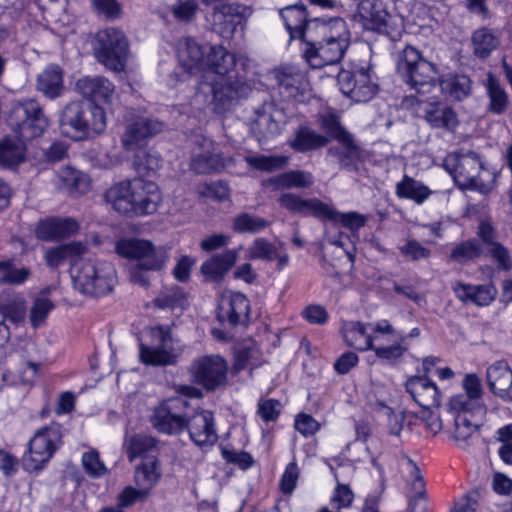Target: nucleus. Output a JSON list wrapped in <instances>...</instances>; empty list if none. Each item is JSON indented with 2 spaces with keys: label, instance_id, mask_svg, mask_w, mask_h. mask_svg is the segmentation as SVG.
Returning a JSON list of instances; mask_svg holds the SVG:
<instances>
[{
  "label": "nucleus",
  "instance_id": "1",
  "mask_svg": "<svg viewBox=\"0 0 512 512\" xmlns=\"http://www.w3.org/2000/svg\"><path fill=\"white\" fill-rule=\"evenodd\" d=\"M235 55L228 52L221 45L211 46L206 56L205 68L207 73L215 77L204 76L205 80L199 83L196 99L202 98L204 104L213 105L215 111H223L231 101L246 97L249 86L240 79L232 80L227 76L235 67Z\"/></svg>",
  "mask_w": 512,
  "mask_h": 512
},
{
  "label": "nucleus",
  "instance_id": "2",
  "mask_svg": "<svg viewBox=\"0 0 512 512\" xmlns=\"http://www.w3.org/2000/svg\"><path fill=\"white\" fill-rule=\"evenodd\" d=\"M351 34L341 17L324 18L313 23L302 54L308 65L321 69L340 62L350 45Z\"/></svg>",
  "mask_w": 512,
  "mask_h": 512
},
{
  "label": "nucleus",
  "instance_id": "3",
  "mask_svg": "<svg viewBox=\"0 0 512 512\" xmlns=\"http://www.w3.org/2000/svg\"><path fill=\"white\" fill-rule=\"evenodd\" d=\"M115 250L121 257L137 261L130 269V279L141 286L149 284L148 272L161 271L170 259L168 247L155 246L141 238L120 239L116 242Z\"/></svg>",
  "mask_w": 512,
  "mask_h": 512
},
{
  "label": "nucleus",
  "instance_id": "4",
  "mask_svg": "<svg viewBox=\"0 0 512 512\" xmlns=\"http://www.w3.org/2000/svg\"><path fill=\"white\" fill-rule=\"evenodd\" d=\"M62 133L74 140H82L102 133L107 125L105 110L99 105L85 109L82 102L66 104L59 118Z\"/></svg>",
  "mask_w": 512,
  "mask_h": 512
},
{
  "label": "nucleus",
  "instance_id": "5",
  "mask_svg": "<svg viewBox=\"0 0 512 512\" xmlns=\"http://www.w3.org/2000/svg\"><path fill=\"white\" fill-rule=\"evenodd\" d=\"M73 286L82 294L101 296L114 285L116 271L109 262L76 259L70 269Z\"/></svg>",
  "mask_w": 512,
  "mask_h": 512
},
{
  "label": "nucleus",
  "instance_id": "6",
  "mask_svg": "<svg viewBox=\"0 0 512 512\" xmlns=\"http://www.w3.org/2000/svg\"><path fill=\"white\" fill-rule=\"evenodd\" d=\"M397 70L405 83L420 94L430 92L438 79L436 65L423 58L412 46H406L399 53Z\"/></svg>",
  "mask_w": 512,
  "mask_h": 512
},
{
  "label": "nucleus",
  "instance_id": "7",
  "mask_svg": "<svg viewBox=\"0 0 512 512\" xmlns=\"http://www.w3.org/2000/svg\"><path fill=\"white\" fill-rule=\"evenodd\" d=\"M7 123L23 140L41 136L49 126V120L45 116L41 105L31 98L12 103Z\"/></svg>",
  "mask_w": 512,
  "mask_h": 512
},
{
  "label": "nucleus",
  "instance_id": "8",
  "mask_svg": "<svg viewBox=\"0 0 512 512\" xmlns=\"http://www.w3.org/2000/svg\"><path fill=\"white\" fill-rule=\"evenodd\" d=\"M95 56L106 68L121 72L128 59V41L125 34L115 28H106L97 33Z\"/></svg>",
  "mask_w": 512,
  "mask_h": 512
},
{
  "label": "nucleus",
  "instance_id": "9",
  "mask_svg": "<svg viewBox=\"0 0 512 512\" xmlns=\"http://www.w3.org/2000/svg\"><path fill=\"white\" fill-rule=\"evenodd\" d=\"M188 403L181 397L168 398L160 402L151 415L153 427L162 434L177 436L187 424Z\"/></svg>",
  "mask_w": 512,
  "mask_h": 512
},
{
  "label": "nucleus",
  "instance_id": "10",
  "mask_svg": "<svg viewBox=\"0 0 512 512\" xmlns=\"http://www.w3.org/2000/svg\"><path fill=\"white\" fill-rule=\"evenodd\" d=\"M354 20L364 29L384 34L392 39L400 34L395 18L380 0H360Z\"/></svg>",
  "mask_w": 512,
  "mask_h": 512
},
{
  "label": "nucleus",
  "instance_id": "11",
  "mask_svg": "<svg viewBox=\"0 0 512 512\" xmlns=\"http://www.w3.org/2000/svg\"><path fill=\"white\" fill-rule=\"evenodd\" d=\"M150 345L140 344L139 357L141 362L152 366H165L175 362L177 353L171 329L157 326L150 330Z\"/></svg>",
  "mask_w": 512,
  "mask_h": 512
},
{
  "label": "nucleus",
  "instance_id": "12",
  "mask_svg": "<svg viewBox=\"0 0 512 512\" xmlns=\"http://www.w3.org/2000/svg\"><path fill=\"white\" fill-rule=\"evenodd\" d=\"M194 383L207 391H215L227 382L228 363L219 355L196 358L189 367Z\"/></svg>",
  "mask_w": 512,
  "mask_h": 512
},
{
  "label": "nucleus",
  "instance_id": "13",
  "mask_svg": "<svg viewBox=\"0 0 512 512\" xmlns=\"http://www.w3.org/2000/svg\"><path fill=\"white\" fill-rule=\"evenodd\" d=\"M59 441L58 428L45 427L38 430L29 441L28 451L23 455V468L29 472L43 469L54 454Z\"/></svg>",
  "mask_w": 512,
  "mask_h": 512
},
{
  "label": "nucleus",
  "instance_id": "14",
  "mask_svg": "<svg viewBox=\"0 0 512 512\" xmlns=\"http://www.w3.org/2000/svg\"><path fill=\"white\" fill-rule=\"evenodd\" d=\"M340 330L346 345L361 352L372 351L376 339L393 332L386 322L363 323L353 320L342 321Z\"/></svg>",
  "mask_w": 512,
  "mask_h": 512
},
{
  "label": "nucleus",
  "instance_id": "15",
  "mask_svg": "<svg viewBox=\"0 0 512 512\" xmlns=\"http://www.w3.org/2000/svg\"><path fill=\"white\" fill-rule=\"evenodd\" d=\"M337 82L340 91L354 102H367L373 98L377 86L366 71H341Z\"/></svg>",
  "mask_w": 512,
  "mask_h": 512
},
{
  "label": "nucleus",
  "instance_id": "16",
  "mask_svg": "<svg viewBox=\"0 0 512 512\" xmlns=\"http://www.w3.org/2000/svg\"><path fill=\"white\" fill-rule=\"evenodd\" d=\"M447 162H453L454 176L462 182L463 185L469 186L475 189H480L481 192H486L490 187L481 188V170L483 164L477 153L468 151L466 153H459L450 155L447 158Z\"/></svg>",
  "mask_w": 512,
  "mask_h": 512
},
{
  "label": "nucleus",
  "instance_id": "17",
  "mask_svg": "<svg viewBox=\"0 0 512 512\" xmlns=\"http://www.w3.org/2000/svg\"><path fill=\"white\" fill-rule=\"evenodd\" d=\"M230 162L229 158L217 150L214 142L206 137L197 141L191 157V168L199 174L220 171Z\"/></svg>",
  "mask_w": 512,
  "mask_h": 512
},
{
  "label": "nucleus",
  "instance_id": "18",
  "mask_svg": "<svg viewBox=\"0 0 512 512\" xmlns=\"http://www.w3.org/2000/svg\"><path fill=\"white\" fill-rule=\"evenodd\" d=\"M185 430L192 442L201 448L211 447L218 440L214 414L209 410H199L187 417Z\"/></svg>",
  "mask_w": 512,
  "mask_h": 512
},
{
  "label": "nucleus",
  "instance_id": "19",
  "mask_svg": "<svg viewBox=\"0 0 512 512\" xmlns=\"http://www.w3.org/2000/svg\"><path fill=\"white\" fill-rule=\"evenodd\" d=\"M134 217L154 214L162 203L163 197L158 185L142 178L133 179Z\"/></svg>",
  "mask_w": 512,
  "mask_h": 512
},
{
  "label": "nucleus",
  "instance_id": "20",
  "mask_svg": "<svg viewBox=\"0 0 512 512\" xmlns=\"http://www.w3.org/2000/svg\"><path fill=\"white\" fill-rule=\"evenodd\" d=\"M377 322H386L393 332L382 334L380 339H376L372 351L379 360L395 363L408 351L407 337H404L389 320L381 319Z\"/></svg>",
  "mask_w": 512,
  "mask_h": 512
},
{
  "label": "nucleus",
  "instance_id": "21",
  "mask_svg": "<svg viewBox=\"0 0 512 512\" xmlns=\"http://www.w3.org/2000/svg\"><path fill=\"white\" fill-rule=\"evenodd\" d=\"M280 16L285 23L291 39H300L305 43L313 23L320 24L324 18L309 19L307 6L303 3L288 5L280 10Z\"/></svg>",
  "mask_w": 512,
  "mask_h": 512
},
{
  "label": "nucleus",
  "instance_id": "22",
  "mask_svg": "<svg viewBox=\"0 0 512 512\" xmlns=\"http://www.w3.org/2000/svg\"><path fill=\"white\" fill-rule=\"evenodd\" d=\"M75 91L92 105L110 104L115 94V85L104 76H83L75 83Z\"/></svg>",
  "mask_w": 512,
  "mask_h": 512
},
{
  "label": "nucleus",
  "instance_id": "23",
  "mask_svg": "<svg viewBox=\"0 0 512 512\" xmlns=\"http://www.w3.org/2000/svg\"><path fill=\"white\" fill-rule=\"evenodd\" d=\"M164 124L156 119L138 117L127 124L122 135V146L126 150H138L145 141L162 131Z\"/></svg>",
  "mask_w": 512,
  "mask_h": 512
},
{
  "label": "nucleus",
  "instance_id": "24",
  "mask_svg": "<svg viewBox=\"0 0 512 512\" xmlns=\"http://www.w3.org/2000/svg\"><path fill=\"white\" fill-rule=\"evenodd\" d=\"M464 394H457L449 401V410L481 411L480 404L483 387L481 379L476 374H466L462 380Z\"/></svg>",
  "mask_w": 512,
  "mask_h": 512
},
{
  "label": "nucleus",
  "instance_id": "25",
  "mask_svg": "<svg viewBox=\"0 0 512 512\" xmlns=\"http://www.w3.org/2000/svg\"><path fill=\"white\" fill-rule=\"evenodd\" d=\"M405 387L407 393L420 407L430 409L440 405L441 393L436 384L427 376L410 377Z\"/></svg>",
  "mask_w": 512,
  "mask_h": 512
},
{
  "label": "nucleus",
  "instance_id": "26",
  "mask_svg": "<svg viewBox=\"0 0 512 512\" xmlns=\"http://www.w3.org/2000/svg\"><path fill=\"white\" fill-rule=\"evenodd\" d=\"M177 58L180 67L190 75L205 70L206 57L203 47L192 37L178 41Z\"/></svg>",
  "mask_w": 512,
  "mask_h": 512
},
{
  "label": "nucleus",
  "instance_id": "27",
  "mask_svg": "<svg viewBox=\"0 0 512 512\" xmlns=\"http://www.w3.org/2000/svg\"><path fill=\"white\" fill-rule=\"evenodd\" d=\"M245 8L238 4L217 5L212 13V28L224 38L231 37L243 19Z\"/></svg>",
  "mask_w": 512,
  "mask_h": 512
},
{
  "label": "nucleus",
  "instance_id": "28",
  "mask_svg": "<svg viewBox=\"0 0 512 512\" xmlns=\"http://www.w3.org/2000/svg\"><path fill=\"white\" fill-rule=\"evenodd\" d=\"M402 466L408 473V511L424 512L426 509V503L424 500L425 482L423 476L420 474V469L415 462L408 457L403 459Z\"/></svg>",
  "mask_w": 512,
  "mask_h": 512
},
{
  "label": "nucleus",
  "instance_id": "29",
  "mask_svg": "<svg viewBox=\"0 0 512 512\" xmlns=\"http://www.w3.org/2000/svg\"><path fill=\"white\" fill-rule=\"evenodd\" d=\"M490 391L504 401H512V370L505 361H496L486 370Z\"/></svg>",
  "mask_w": 512,
  "mask_h": 512
},
{
  "label": "nucleus",
  "instance_id": "30",
  "mask_svg": "<svg viewBox=\"0 0 512 512\" xmlns=\"http://www.w3.org/2000/svg\"><path fill=\"white\" fill-rule=\"evenodd\" d=\"M278 202L280 206L291 213L299 214L304 217L313 216L316 218H323L326 204L318 198H303L300 195L292 192L283 193Z\"/></svg>",
  "mask_w": 512,
  "mask_h": 512
},
{
  "label": "nucleus",
  "instance_id": "31",
  "mask_svg": "<svg viewBox=\"0 0 512 512\" xmlns=\"http://www.w3.org/2000/svg\"><path fill=\"white\" fill-rule=\"evenodd\" d=\"M249 312V301L240 292H227L221 296L218 318L232 325L238 324Z\"/></svg>",
  "mask_w": 512,
  "mask_h": 512
},
{
  "label": "nucleus",
  "instance_id": "32",
  "mask_svg": "<svg viewBox=\"0 0 512 512\" xmlns=\"http://www.w3.org/2000/svg\"><path fill=\"white\" fill-rule=\"evenodd\" d=\"M454 416L453 438L462 449H467L478 438V424L474 420L476 411L450 410Z\"/></svg>",
  "mask_w": 512,
  "mask_h": 512
},
{
  "label": "nucleus",
  "instance_id": "33",
  "mask_svg": "<svg viewBox=\"0 0 512 512\" xmlns=\"http://www.w3.org/2000/svg\"><path fill=\"white\" fill-rule=\"evenodd\" d=\"M241 247L215 254L201 265V272L208 281L218 282L238 259Z\"/></svg>",
  "mask_w": 512,
  "mask_h": 512
},
{
  "label": "nucleus",
  "instance_id": "34",
  "mask_svg": "<svg viewBox=\"0 0 512 512\" xmlns=\"http://www.w3.org/2000/svg\"><path fill=\"white\" fill-rule=\"evenodd\" d=\"M133 179L121 181L111 186L105 198L108 204L119 214L134 217Z\"/></svg>",
  "mask_w": 512,
  "mask_h": 512
},
{
  "label": "nucleus",
  "instance_id": "35",
  "mask_svg": "<svg viewBox=\"0 0 512 512\" xmlns=\"http://www.w3.org/2000/svg\"><path fill=\"white\" fill-rule=\"evenodd\" d=\"M55 188L67 194L77 196L88 190V176L71 167L60 168L53 180Z\"/></svg>",
  "mask_w": 512,
  "mask_h": 512
},
{
  "label": "nucleus",
  "instance_id": "36",
  "mask_svg": "<svg viewBox=\"0 0 512 512\" xmlns=\"http://www.w3.org/2000/svg\"><path fill=\"white\" fill-rule=\"evenodd\" d=\"M78 229V223L71 218H50L40 222L37 236L42 240L63 239L74 235Z\"/></svg>",
  "mask_w": 512,
  "mask_h": 512
},
{
  "label": "nucleus",
  "instance_id": "37",
  "mask_svg": "<svg viewBox=\"0 0 512 512\" xmlns=\"http://www.w3.org/2000/svg\"><path fill=\"white\" fill-rule=\"evenodd\" d=\"M286 124V115L283 110L269 104L257 112L255 127L264 137H272L281 132Z\"/></svg>",
  "mask_w": 512,
  "mask_h": 512
},
{
  "label": "nucleus",
  "instance_id": "38",
  "mask_svg": "<svg viewBox=\"0 0 512 512\" xmlns=\"http://www.w3.org/2000/svg\"><path fill=\"white\" fill-rule=\"evenodd\" d=\"M452 289L460 301L472 302L478 306L489 305L496 293L491 285H471L461 282H455Z\"/></svg>",
  "mask_w": 512,
  "mask_h": 512
},
{
  "label": "nucleus",
  "instance_id": "39",
  "mask_svg": "<svg viewBox=\"0 0 512 512\" xmlns=\"http://www.w3.org/2000/svg\"><path fill=\"white\" fill-rule=\"evenodd\" d=\"M424 118L435 129L454 131L459 125L457 113L445 104H429L425 109Z\"/></svg>",
  "mask_w": 512,
  "mask_h": 512
},
{
  "label": "nucleus",
  "instance_id": "40",
  "mask_svg": "<svg viewBox=\"0 0 512 512\" xmlns=\"http://www.w3.org/2000/svg\"><path fill=\"white\" fill-rule=\"evenodd\" d=\"M37 89L49 99L59 97L64 89L62 69L55 64L47 65L37 77Z\"/></svg>",
  "mask_w": 512,
  "mask_h": 512
},
{
  "label": "nucleus",
  "instance_id": "41",
  "mask_svg": "<svg viewBox=\"0 0 512 512\" xmlns=\"http://www.w3.org/2000/svg\"><path fill=\"white\" fill-rule=\"evenodd\" d=\"M161 475L156 455H150L136 467L135 483L147 495L159 482Z\"/></svg>",
  "mask_w": 512,
  "mask_h": 512
},
{
  "label": "nucleus",
  "instance_id": "42",
  "mask_svg": "<svg viewBox=\"0 0 512 512\" xmlns=\"http://www.w3.org/2000/svg\"><path fill=\"white\" fill-rule=\"evenodd\" d=\"M27 307L25 298L15 292L7 291L0 294V314L15 324L24 322Z\"/></svg>",
  "mask_w": 512,
  "mask_h": 512
},
{
  "label": "nucleus",
  "instance_id": "43",
  "mask_svg": "<svg viewBox=\"0 0 512 512\" xmlns=\"http://www.w3.org/2000/svg\"><path fill=\"white\" fill-rule=\"evenodd\" d=\"M328 142L329 139L326 136L308 126H300L289 141V146L297 152L306 153L324 147Z\"/></svg>",
  "mask_w": 512,
  "mask_h": 512
},
{
  "label": "nucleus",
  "instance_id": "44",
  "mask_svg": "<svg viewBox=\"0 0 512 512\" xmlns=\"http://www.w3.org/2000/svg\"><path fill=\"white\" fill-rule=\"evenodd\" d=\"M432 193L428 186L406 174L395 187V194L398 198L412 200L418 205L423 204Z\"/></svg>",
  "mask_w": 512,
  "mask_h": 512
},
{
  "label": "nucleus",
  "instance_id": "45",
  "mask_svg": "<svg viewBox=\"0 0 512 512\" xmlns=\"http://www.w3.org/2000/svg\"><path fill=\"white\" fill-rule=\"evenodd\" d=\"M312 173L304 170H289L270 179L276 189H304L314 184Z\"/></svg>",
  "mask_w": 512,
  "mask_h": 512
},
{
  "label": "nucleus",
  "instance_id": "46",
  "mask_svg": "<svg viewBox=\"0 0 512 512\" xmlns=\"http://www.w3.org/2000/svg\"><path fill=\"white\" fill-rule=\"evenodd\" d=\"M486 90L489 98L488 110L496 115L505 113L509 107V96L492 74L487 77Z\"/></svg>",
  "mask_w": 512,
  "mask_h": 512
},
{
  "label": "nucleus",
  "instance_id": "47",
  "mask_svg": "<svg viewBox=\"0 0 512 512\" xmlns=\"http://www.w3.org/2000/svg\"><path fill=\"white\" fill-rule=\"evenodd\" d=\"M23 139L9 137L0 141V164L5 167H15L24 160L25 145Z\"/></svg>",
  "mask_w": 512,
  "mask_h": 512
},
{
  "label": "nucleus",
  "instance_id": "48",
  "mask_svg": "<svg viewBox=\"0 0 512 512\" xmlns=\"http://www.w3.org/2000/svg\"><path fill=\"white\" fill-rule=\"evenodd\" d=\"M54 289V286H47L35 297L30 310V322L34 328L41 326L49 313L55 308L54 303L48 298V295Z\"/></svg>",
  "mask_w": 512,
  "mask_h": 512
},
{
  "label": "nucleus",
  "instance_id": "49",
  "mask_svg": "<svg viewBox=\"0 0 512 512\" xmlns=\"http://www.w3.org/2000/svg\"><path fill=\"white\" fill-rule=\"evenodd\" d=\"M322 219H327L334 223H339L351 231L359 230L365 225L366 222V218L362 214L355 211L341 213L337 211L333 205L328 203L326 204V209Z\"/></svg>",
  "mask_w": 512,
  "mask_h": 512
},
{
  "label": "nucleus",
  "instance_id": "50",
  "mask_svg": "<svg viewBox=\"0 0 512 512\" xmlns=\"http://www.w3.org/2000/svg\"><path fill=\"white\" fill-rule=\"evenodd\" d=\"M439 84L443 93L459 101L466 98L471 91L470 79L465 75H449Z\"/></svg>",
  "mask_w": 512,
  "mask_h": 512
},
{
  "label": "nucleus",
  "instance_id": "51",
  "mask_svg": "<svg viewBox=\"0 0 512 512\" xmlns=\"http://www.w3.org/2000/svg\"><path fill=\"white\" fill-rule=\"evenodd\" d=\"M270 225L266 219L250 213H240L232 221V228L235 232L244 234H256L265 230Z\"/></svg>",
  "mask_w": 512,
  "mask_h": 512
},
{
  "label": "nucleus",
  "instance_id": "52",
  "mask_svg": "<svg viewBox=\"0 0 512 512\" xmlns=\"http://www.w3.org/2000/svg\"><path fill=\"white\" fill-rule=\"evenodd\" d=\"M156 442L155 439L143 434L132 436L128 441L127 456L129 461H133L138 457L145 460L150 455H155Z\"/></svg>",
  "mask_w": 512,
  "mask_h": 512
},
{
  "label": "nucleus",
  "instance_id": "53",
  "mask_svg": "<svg viewBox=\"0 0 512 512\" xmlns=\"http://www.w3.org/2000/svg\"><path fill=\"white\" fill-rule=\"evenodd\" d=\"M483 253L481 244L476 239H469L456 244L450 252V260L459 264H465Z\"/></svg>",
  "mask_w": 512,
  "mask_h": 512
},
{
  "label": "nucleus",
  "instance_id": "54",
  "mask_svg": "<svg viewBox=\"0 0 512 512\" xmlns=\"http://www.w3.org/2000/svg\"><path fill=\"white\" fill-rule=\"evenodd\" d=\"M86 249L83 243L73 242L48 250L45 259L49 266L58 267L66 258L82 255Z\"/></svg>",
  "mask_w": 512,
  "mask_h": 512
},
{
  "label": "nucleus",
  "instance_id": "55",
  "mask_svg": "<svg viewBox=\"0 0 512 512\" xmlns=\"http://www.w3.org/2000/svg\"><path fill=\"white\" fill-rule=\"evenodd\" d=\"M472 44L475 55L485 58L497 48L499 40L491 30L480 28L473 33Z\"/></svg>",
  "mask_w": 512,
  "mask_h": 512
},
{
  "label": "nucleus",
  "instance_id": "56",
  "mask_svg": "<svg viewBox=\"0 0 512 512\" xmlns=\"http://www.w3.org/2000/svg\"><path fill=\"white\" fill-rule=\"evenodd\" d=\"M338 142L342 145V149L336 151L340 166L348 170L354 169L360 154L359 146L351 134L344 136Z\"/></svg>",
  "mask_w": 512,
  "mask_h": 512
},
{
  "label": "nucleus",
  "instance_id": "57",
  "mask_svg": "<svg viewBox=\"0 0 512 512\" xmlns=\"http://www.w3.org/2000/svg\"><path fill=\"white\" fill-rule=\"evenodd\" d=\"M81 463L85 473L92 478H101L108 473V469L101 460L99 452L95 449L84 452Z\"/></svg>",
  "mask_w": 512,
  "mask_h": 512
},
{
  "label": "nucleus",
  "instance_id": "58",
  "mask_svg": "<svg viewBox=\"0 0 512 512\" xmlns=\"http://www.w3.org/2000/svg\"><path fill=\"white\" fill-rule=\"evenodd\" d=\"M284 156L251 155L245 157L247 164L260 171L271 172L282 168L287 163Z\"/></svg>",
  "mask_w": 512,
  "mask_h": 512
},
{
  "label": "nucleus",
  "instance_id": "59",
  "mask_svg": "<svg viewBox=\"0 0 512 512\" xmlns=\"http://www.w3.org/2000/svg\"><path fill=\"white\" fill-rule=\"evenodd\" d=\"M162 160L157 152L139 149L134 156L133 164L139 173H149L161 167Z\"/></svg>",
  "mask_w": 512,
  "mask_h": 512
},
{
  "label": "nucleus",
  "instance_id": "60",
  "mask_svg": "<svg viewBox=\"0 0 512 512\" xmlns=\"http://www.w3.org/2000/svg\"><path fill=\"white\" fill-rule=\"evenodd\" d=\"M185 293L178 286L165 287L155 299V305L162 309H174L182 306Z\"/></svg>",
  "mask_w": 512,
  "mask_h": 512
},
{
  "label": "nucleus",
  "instance_id": "61",
  "mask_svg": "<svg viewBox=\"0 0 512 512\" xmlns=\"http://www.w3.org/2000/svg\"><path fill=\"white\" fill-rule=\"evenodd\" d=\"M277 246L265 238H256L247 250V258L251 260L261 259L273 261Z\"/></svg>",
  "mask_w": 512,
  "mask_h": 512
},
{
  "label": "nucleus",
  "instance_id": "62",
  "mask_svg": "<svg viewBox=\"0 0 512 512\" xmlns=\"http://www.w3.org/2000/svg\"><path fill=\"white\" fill-rule=\"evenodd\" d=\"M259 356V348L254 344L239 349L235 357L234 369L241 371L247 367L258 366Z\"/></svg>",
  "mask_w": 512,
  "mask_h": 512
},
{
  "label": "nucleus",
  "instance_id": "63",
  "mask_svg": "<svg viewBox=\"0 0 512 512\" xmlns=\"http://www.w3.org/2000/svg\"><path fill=\"white\" fill-rule=\"evenodd\" d=\"M319 123L321 128L337 141L342 139L344 136L350 135V133L341 125L339 117L334 113H325L320 115Z\"/></svg>",
  "mask_w": 512,
  "mask_h": 512
},
{
  "label": "nucleus",
  "instance_id": "64",
  "mask_svg": "<svg viewBox=\"0 0 512 512\" xmlns=\"http://www.w3.org/2000/svg\"><path fill=\"white\" fill-rule=\"evenodd\" d=\"M398 249L404 257L412 261L428 259L431 255L430 249L415 239H406Z\"/></svg>",
  "mask_w": 512,
  "mask_h": 512
}]
</instances>
